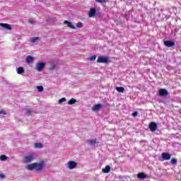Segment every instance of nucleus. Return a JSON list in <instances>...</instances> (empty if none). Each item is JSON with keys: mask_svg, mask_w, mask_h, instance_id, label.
Here are the masks:
<instances>
[{"mask_svg": "<svg viewBox=\"0 0 181 181\" xmlns=\"http://www.w3.org/2000/svg\"><path fill=\"white\" fill-rule=\"evenodd\" d=\"M97 63H110V58L108 57L100 56L97 59Z\"/></svg>", "mask_w": 181, "mask_h": 181, "instance_id": "nucleus-1", "label": "nucleus"}, {"mask_svg": "<svg viewBox=\"0 0 181 181\" xmlns=\"http://www.w3.org/2000/svg\"><path fill=\"white\" fill-rule=\"evenodd\" d=\"M35 170L37 172H40L43 168H45V161H40V163H35Z\"/></svg>", "mask_w": 181, "mask_h": 181, "instance_id": "nucleus-2", "label": "nucleus"}, {"mask_svg": "<svg viewBox=\"0 0 181 181\" xmlns=\"http://www.w3.org/2000/svg\"><path fill=\"white\" fill-rule=\"evenodd\" d=\"M148 128L151 132H155L158 129V124L155 122H152L149 124Z\"/></svg>", "mask_w": 181, "mask_h": 181, "instance_id": "nucleus-3", "label": "nucleus"}, {"mask_svg": "<svg viewBox=\"0 0 181 181\" xmlns=\"http://www.w3.org/2000/svg\"><path fill=\"white\" fill-rule=\"evenodd\" d=\"M46 66V64L45 62H38L36 64V70L38 71H42V70H43V69H45V67Z\"/></svg>", "mask_w": 181, "mask_h": 181, "instance_id": "nucleus-4", "label": "nucleus"}, {"mask_svg": "<svg viewBox=\"0 0 181 181\" xmlns=\"http://www.w3.org/2000/svg\"><path fill=\"white\" fill-rule=\"evenodd\" d=\"M33 159H35V157L33 156V155L32 154L28 155L24 157V162L25 163H30V162H32Z\"/></svg>", "mask_w": 181, "mask_h": 181, "instance_id": "nucleus-5", "label": "nucleus"}, {"mask_svg": "<svg viewBox=\"0 0 181 181\" xmlns=\"http://www.w3.org/2000/svg\"><path fill=\"white\" fill-rule=\"evenodd\" d=\"M162 160H170V158H172V155L169 153L164 152L161 154Z\"/></svg>", "mask_w": 181, "mask_h": 181, "instance_id": "nucleus-6", "label": "nucleus"}, {"mask_svg": "<svg viewBox=\"0 0 181 181\" xmlns=\"http://www.w3.org/2000/svg\"><path fill=\"white\" fill-rule=\"evenodd\" d=\"M158 94L160 97H165V95H168L169 94V92H168V90L160 88L158 91Z\"/></svg>", "mask_w": 181, "mask_h": 181, "instance_id": "nucleus-7", "label": "nucleus"}, {"mask_svg": "<svg viewBox=\"0 0 181 181\" xmlns=\"http://www.w3.org/2000/svg\"><path fill=\"white\" fill-rule=\"evenodd\" d=\"M1 28H4L6 30H12V26L8 23H0Z\"/></svg>", "mask_w": 181, "mask_h": 181, "instance_id": "nucleus-8", "label": "nucleus"}, {"mask_svg": "<svg viewBox=\"0 0 181 181\" xmlns=\"http://www.w3.org/2000/svg\"><path fill=\"white\" fill-rule=\"evenodd\" d=\"M95 13H97V9L94 8H90L88 13L89 18H93V16H95Z\"/></svg>", "mask_w": 181, "mask_h": 181, "instance_id": "nucleus-9", "label": "nucleus"}, {"mask_svg": "<svg viewBox=\"0 0 181 181\" xmlns=\"http://www.w3.org/2000/svg\"><path fill=\"white\" fill-rule=\"evenodd\" d=\"M164 46H166V47H173V46H175V42L170 40L164 41Z\"/></svg>", "mask_w": 181, "mask_h": 181, "instance_id": "nucleus-10", "label": "nucleus"}, {"mask_svg": "<svg viewBox=\"0 0 181 181\" xmlns=\"http://www.w3.org/2000/svg\"><path fill=\"white\" fill-rule=\"evenodd\" d=\"M76 166H77V163H76L75 161H69L68 163L69 169H74L76 168Z\"/></svg>", "mask_w": 181, "mask_h": 181, "instance_id": "nucleus-11", "label": "nucleus"}, {"mask_svg": "<svg viewBox=\"0 0 181 181\" xmlns=\"http://www.w3.org/2000/svg\"><path fill=\"white\" fill-rule=\"evenodd\" d=\"M33 60H35V59L30 55H28L25 59V62L28 64H32V63H33Z\"/></svg>", "mask_w": 181, "mask_h": 181, "instance_id": "nucleus-12", "label": "nucleus"}, {"mask_svg": "<svg viewBox=\"0 0 181 181\" xmlns=\"http://www.w3.org/2000/svg\"><path fill=\"white\" fill-rule=\"evenodd\" d=\"M101 108H103V105L101 104H96L92 107L93 111H99Z\"/></svg>", "mask_w": 181, "mask_h": 181, "instance_id": "nucleus-13", "label": "nucleus"}, {"mask_svg": "<svg viewBox=\"0 0 181 181\" xmlns=\"http://www.w3.org/2000/svg\"><path fill=\"white\" fill-rule=\"evenodd\" d=\"M137 177L138 179H146V177H148V175H146V174H145V173H139L137 174Z\"/></svg>", "mask_w": 181, "mask_h": 181, "instance_id": "nucleus-14", "label": "nucleus"}, {"mask_svg": "<svg viewBox=\"0 0 181 181\" xmlns=\"http://www.w3.org/2000/svg\"><path fill=\"white\" fill-rule=\"evenodd\" d=\"M64 25H67L68 28H70V29H76V27H74L73 23H71L70 21H64Z\"/></svg>", "mask_w": 181, "mask_h": 181, "instance_id": "nucleus-15", "label": "nucleus"}, {"mask_svg": "<svg viewBox=\"0 0 181 181\" xmlns=\"http://www.w3.org/2000/svg\"><path fill=\"white\" fill-rule=\"evenodd\" d=\"M103 173H110L111 172V167L110 165H106L105 168L102 170Z\"/></svg>", "mask_w": 181, "mask_h": 181, "instance_id": "nucleus-16", "label": "nucleus"}, {"mask_svg": "<svg viewBox=\"0 0 181 181\" xmlns=\"http://www.w3.org/2000/svg\"><path fill=\"white\" fill-rule=\"evenodd\" d=\"M86 142L87 144H88V145H95V144H98V141H97V139H95L93 140L88 139Z\"/></svg>", "mask_w": 181, "mask_h": 181, "instance_id": "nucleus-17", "label": "nucleus"}, {"mask_svg": "<svg viewBox=\"0 0 181 181\" xmlns=\"http://www.w3.org/2000/svg\"><path fill=\"white\" fill-rule=\"evenodd\" d=\"M36 168V163H32V164H29L27 166V169L28 170H33V169Z\"/></svg>", "mask_w": 181, "mask_h": 181, "instance_id": "nucleus-18", "label": "nucleus"}, {"mask_svg": "<svg viewBox=\"0 0 181 181\" xmlns=\"http://www.w3.org/2000/svg\"><path fill=\"white\" fill-rule=\"evenodd\" d=\"M17 73H18V74H23V73H25V69H23V67L20 66L17 69Z\"/></svg>", "mask_w": 181, "mask_h": 181, "instance_id": "nucleus-19", "label": "nucleus"}, {"mask_svg": "<svg viewBox=\"0 0 181 181\" xmlns=\"http://www.w3.org/2000/svg\"><path fill=\"white\" fill-rule=\"evenodd\" d=\"M116 90L118 91V93H124V91H125V88L122 86L116 87Z\"/></svg>", "mask_w": 181, "mask_h": 181, "instance_id": "nucleus-20", "label": "nucleus"}, {"mask_svg": "<svg viewBox=\"0 0 181 181\" xmlns=\"http://www.w3.org/2000/svg\"><path fill=\"white\" fill-rule=\"evenodd\" d=\"M77 100H76V99H74V98H71V99H70L69 101H68V105H73L74 104H76V102Z\"/></svg>", "mask_w": 181, "mask_h": 181, "instance_id": "nucleus-21", "label": "nucleus"}, {"mask_svg": "<svg viewBox=\"0 0 181 181\" xmlns=\"http://www.w3.org/2000/svg\"><path fill=\"white\" fill-rule=\"evenodd\" d=\"M30 40L32 43H35L39 40V37H31Z\"/></svg>", "mask_w": 181, "mask_h": 181, "instance_id": "nucleus-22", "label": "nucleus"}, {"mask_svg": "<svg viewBox=\"0 0 181 181\" xmlns=\"http://www.w3.org/2000/svg\"><path fill=\"white\" fill-rule=\"evenodd\" d=\"M35 146L41 149V148H43V144L42 143H35Z\"/></svg>", "mask_w": 181, "mask_h": 181, "instance_id": "nucleus-23", "label": "nucleus"}, {"mask_svg": "<svg viewBox=\"0 0 181 181\" xmlns=\"http://www.w3.org/2000/svg\"><path fill=\"white\" fill-rule=\"evenodd\" d=\"M97 59V55H93L89 58L90 62H94Z\"/></svg>", "mask_w": 181, "mask_h": 181, "instance_id": "nucleus-24", "label": "nucleus"}, {"mask_svg": "<svg viewBox=\"0 0 181 181\" xmlns=\"http://www.w3.org/2000/svg\"><path fill=\"white\" fill-rule=\"evenodd\" d=\"M171 163L172 165H177V160L176 158H172Z\"/></svg>", "mask_w": 181, "mask_h": 181, "instance_id": "nucleus-25", "label": "nucleus"}, {"mask_svg": "<svg viewBox=\"0 0 181 181\" xmlns=\"http://www.w3.org/2000/svg\"><path fill=\"white\" fill-rule=\"evenodd\" d=\"M6 159H8V156H5V155H1L0 156V160H6Z\"/></svg>", "mask_w": 181, "mask_h": 181, "instance_id": "nucleus-26", "label": "nucleus"}, {"mask_svg": "<svg viewBox=\"0 0 181 181\" xmlns=\"http://www.w3.org/2000/svg\"><path fill=\"white\" fill-rule=\"evenodd\" d=\"M96 2H98V4H105L107 3V0H95Z\"/></svg>", "mask_w": 181, "mask_h": 181, "instance_id": "nucleus-27", "label": "nucleus"}, {"mask_svg": "<svg viewBox=\"0 0 181 181\" xmlns=\"http://www.w3.org/2000/svg\"><path fill=\"white\" fill-rule=\"evenodd\" d=\"M76 28H83V23L78 22V23L76 24Z\"/></svg>", "mask_w": 181, "mask_h": 181, "instance_id": "nucleus-28", "label": "nucleus"}, {"mask_svg": "<svg viewBox=\"0 0 181 181\" xmlns=\"http://www.w3.org/2000/svg\"><path fill=\"white\" fill-rule=\"evenodd\" d=\"M66 98H62L61 99L59 100V103L62 104V103H64V101H66Z\"/></svg>", "mask_w": 181, "mask_h": 181, "instance_id": "nucleus-29", "label": "nucleus"}, {"mask_svg": "<svg viewBox=\"0 0 181 181\" xmlns=\"http://www.w3.org/2000/svg\"><path fill=\"white\" fill-rule=\"evenodd\" d=\"M37 88L40 93H41V91H43V87L42 86H37Z\"/></svg>", "mask_w": 181, "mask_h": 181, "instance_id": "nucleus-30", "label": "nucleus"}, {"mask_svg": "<svg viewBox=\"0 0 181 181\" xmlns=\"http://www.w3.org/2000/svg\"><path fill=\"white\" fill-rule=\"evenodd\" d=\"M132 116L135 118L136 117H138V112H134L132 113Z\"/></svg>", "mask_w": 181, "mask_h": 181, "instance_id": "nucleus-31", "label": "nucleus"}, {"mask_svg": "<svg viewBox=\"0 0 181 181\" xmlns=\"http://www.w3.org/2000/svg\"><path fill=\"white\" fill-rule=\"evenodd\" d=\"M1 114H3V115H6V113L5 112V111H4V110H0V115Z\"/></svg>", "mask_w": 181, "mask_h": 181, "instance_id": "nucleus-32", "label": "nucleus"}, {"mask_svg": "<svg viewBox=\"0 0 181 181\" xmlns=\"http://www.w3.org/2000/svg\"><path fill=\"white\" fill-rule=\"evenodd\" d=\"M30 112H31L30 109L25 110V114L29 115L30 114Z\"/></svg>", "mask_w": 181, "mask_h": 181, "instance_id": "nucleus-33", "label": "nucleus"}, {"mask_svg": "<svg viewBox=\"0 0 181 181\" xmlns=\"http://www.w3.org/2000/svg\"><path fill=\"white\" fill-rule=\"evenodd\" d=\"M5 175L4 174H0V179H4Z\"/></svg>", "mask_w": 181, "mask_h": 181, "instance_id": "nucleus-34", "label": "nucleus"}, {"mask_svg": "<svg viewBox=\"0 0 181 181\" xmlns=\"http://www.w3.org/2000/svg\"><path fill=\"white\" fill-rule=\"evenodd\" d=\"M28 22H29V23H31V24L35 23V21H29Z\"/></svg>", "mask_w": 181, "mask_h": 181, "instance_id": "nucleus-35", "label": "nucleus"}]
</instances>
